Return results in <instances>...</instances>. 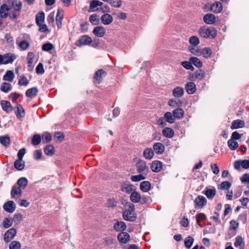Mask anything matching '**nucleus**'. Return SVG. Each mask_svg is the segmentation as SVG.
Listing matches in <instances>:
<instances>
[{"instance_id":"1","label":"nucleus","mask_w":249,"mask_h":249,"mask_svg":"<svg viewBox=\"0 0 249 249\" xmlns=\"http://www.w3.org/2000/svg\"><path fill=\"white\" fill-rule=\"evenodd\" d=\"M135 205L130 202L126 205L125 210L123 212V216L125 220L133 222L137 219V214L135 213Z\"/></svg>"},{"instance_id":"2","label":"nucleus","mask_w":249,"mask_h":249,"mask_svg":"<svg viewBox=\"0 0 249 249\" xmlns=\"http://www.w3.org/2000/svg\"><path fill=\"white\" fill-rule=\"evenodd\" d=\"M198 32L199 35L203 38H213L217 35L216 31L212 27H201Z\"/></svg>"},{"instance_id":"3","label":"nucleus","mask_w":249,"mask_h":249,"mask_svg":"<svg viewBox=\"0 0 249 249\" xmlns=\"http://www.w3.org/2000/svg\"><path fill=\"white\" fill-rule=\"evenodd\" d=\"M136 168L138 173H142L147 175L148 172V167L144 160L138 159L136 162Z\"/></svg>"},{"instance_id":"4","label":"nucleus","mask_w":249,"mask_h":249,"mask_svg":"<svg viewBox=\"0 0 249 249\" xmlns=\"http://www.w3.org/2000/svg\"><path fill=\"white\" fill-rule=\"evenodd\" d=\"M28 182L27 179L25 177H21L18 180L17 184L18 185V187L17 188V197L21 196L22 190L24 189L26 187Z\"/></svg>"},{"instance_id":"5","label":"nucleus","mask_w":249,"mask_h":249,"mask_svg":"<svg viewBox=\"0 0 249 249\" xmlns=\"http://www.w3.org/2000/svg\"><path fill=\"white\" fill-rule=\"evenodd\" d=\"M207 200L203 196L199 195L194 200V205L196 209H202L207 204Z\"/></svg>"},{"instance_id":"6","label":"nucleus","mask_w":249,"mask_h":249,"mask_svg":"<svg viewBox=\"0 0 249 249\" xmlns=\"http://www.w3.org/2000/svg\"><path fill=\"white\" fill-rule=\"evenodd\" d=\"M136 187L134 185L130 184L127 181L123 182L121 185V191L127 194H130L132 192L136 190Z\"/></svg>"},{"instance_id":"7","label":"nucleus","mask_w":249,"mask_h":249,"mask_svg":"<svg viewBox=\"0 0 249 249\" xmlns=\"http://www.w3.org/2000/svg\"><path fill=\"white\" fill-rule=\"evenodd\" d=\"M92 42L90 37L88 35L82 36L76 42L75 45L78 47H81L85 45H89Z\"/></svg>"},{"instance_id":"8","label":"nucleus","mask_w":249,"mask_h":249,"mask_svg":"<svg viewBox=\"0 0 249 249\" xmlns=\"http://www.w3.org/2000/svg\"><path fill=\"white\" fill-rule=\"evenodd\" d=\"M117 239L121 244H126L130 240V235L127 232L121 231L118 234Z\"/></svg>"},{"instance_id":"9","label":"nucleus","mask_w":249,"mask_h":249,"mask_svg":"<svg viewBox=\"0 0 249 249\" xmlns=\"http://www.w3.org/2000/svg\"><path fill=\"white\" fill-rule=\"evenodd\" d=\"M15 235L16 229L14 228L10 229L4 234V241L6 242H9L14 238Z\"/></svg>"},{"instance_id":"10","label":"nucleus","mask_w":249,"mask_h":249,"mask_svg":"<svg viewBox=\"0 0 249 249\" xmlns=\"http://www.w3.org/2000/svg\"><path fill=\"white\" fill-rule=\"evenodd\" d=\"M162 163L159 160L153 161L151 165L152 171L155 173L160 172L162 168Z\"/></svg>"},{"instance_id":"11","label":"nucleus","mask_w":249,"mask_h":249,"mask_svg":"<svg viewBox=\"0 0 249 249\" xmlns=\"http://www.w3.org/2000/svg\"><path fill=\"white\" fill-rule=\"evenodd\" d=\"M4 65L10 64L16 59L15 55L11 53H7L2 55Z\"/></svg>"},{"instance_id":"12","label":"nucleus","mask_w":249,"mask_h":249,"mask_svg":"<svg viewBox=\"0 0 249 249\" xmlns=\"http://www.w3.org/2000/svg\"><path fill=\"white\" fill-rule=\"evenodd\" d=\"M25 115V111L22 106L19 104L17 105V118L22 121Z\"/></svg>"},{"instance_id":"13","label":"nucleus","mask_w":249,"mask_h":249,"mask_svg":"<svg viewBox=\"0 0 249 249\" xmlns=\"http://www.w3.org/2000/svg\"><path fill=\"white\" fill-rule=\"evenodd\" d=\"M185 89L188 94H193L196 90V85L193 82H188L185 85Z\"/></svg>"},{"instance_id":"14","label":"nucleus","mask_w":249,"mask_h":249,"mask_svg":"<svg viewBox=\"0 0 249 249\" xmlns=\"http://www.w3.org/2000/svg\"><path fill=\"white\" fill-rule=\"evenodd\" d=\"M92 32L95 36L102 37L106 34V29L103 26H97L94 28Z\"/></svg>"},{"instance_id":"15","label":"nucleus","mask_w":249,"mask_h":249,"mask_svg":"<svg viewBox=\"0 0 249 249\" xmlns=\"http://www.w3.org/2000/svg\"><path fill=\"white\" fill-rule=\"evenodd\" d=\"M245 122L244 121L237 119L232 121L231 128L232 130L236 129L238 128H242L245 126Z\"/></svg>"},{"instance_id":"16","label":"nucleus","mask_w":249,"mask_h":249,"mask_svg":"<svg viewBox=\"0 0 249 249\" xmlns=\"http://www.w3.org/2000/svg\"><path fill=\"white\" fill-rule=\"evenodd\" d=\"M223 9L222 4L220 2L216 1L211 6V10L216 14L220 13Z\"/></svg>"},{"instance_id":"17","label":"nucleus","mask_w":249,"mask_h":249,"mask_svg":"<svg viewBox=\"0 0 249 249\" xmlns=\"http://www.w3.org/2000/svg\"><path fill=\"white\" fill-rule=\"evenodd\" d=\"M101 20L103 24L109 25L112 22L113 18L111 15L107 13L101 16Z\"/></svg>"},{"instance_id":"18","label":"nucleus","mask_w":249,"mask_h":249,"mask_svg":"<svg viewBox=\"0 0 249 249\" xmlns=\"http://www.w3.org/2000/svg\"><path fill=\"white\" fill-rule=\"evenodd\" d=\"M153 147L154 151L158 155L162 154L165 149L164 145L162 143L159 142L154 143Z\"/></svg>"},{"instance_id":"19","label":"nucleus","mask_w":249,"mask_h":249,"mask_svg":"<svg viewBox=\"0 0 249 249\" xmlns=\"http://www.w3.org/2000/svg\"><path fill=\"white\" fill-rule=\"evenodd\" d=\"M64 11L62 9H58L56 16V21L57 27L60 29L62 27V21L63 18Z\"/></svg>"},{"instance_id":"20","label":"nucleus","mask_w":249,"mask_h":249,"mask_svg":"<svg viewBox=\"0 0 249 249\" xmlns=\"http://www.w3.org/2000/svg\"><path fill=\"white\" fill-rule=\"evenodd\" d=\"M113 228L116 231H123L125 230L126 225L123 221H117L114 223Z\"/></svg>"},{"instance_id":"21","label":"nucleus","mask_w":249,"mask_h":249,"mask_svg":"<svg viewBox=\"0 0 249 249\" xmlns=\"http://www.w3.org/2000/svg\"><path fill=\"white\" fill-rule=\"evenodd\" d=\"M203 20L207 24H213L215 21V16L213 14H206L203 17Z\"/></svg>"},{"instance_id":"22","label":"nucleus","mask_w":249,"mask_h":249,"mask_svg":"<svg viewBox=\"0 0 249 249\" xmlns=\"http://www.w3.org/2000/svg\"><path fill=\"white\" fill-rule=\"evenodd\" d=\"M12 9L11 7H9V6L5 4H2L0 6V15L1 18H6L8 14L9 13V12L10 10H11Z\"/></svg>"},{"instance_id":"23","label":"nucleus","mask_w":249,"mask_h":249,"mask_svg":"<svg viewBox=\"0 0 249 249\" xmlns=\"http://www.w3.org/2000/svg\"><path fill=\"white\" fill-rule=\"evenodd\" d=\"M184 93V90L183 88L178 86L174 89L173 90V95L175 97L180 98L181 97Z\"/></svg>"},{"instance_id":"24","label":"nucleus","mask_w":249,"mask_h":249,"mask_svg":"<svg viewBox=\"0 0 249 249\" xmlns=\"http://www.w3.org/2000/svg\"><path fill=\"white\" fill-rule=\"evenodd\" d=\"M143 155L145 159L151 160L154 156V150L151 148H146L143 151Z\"/></svg>"},{"instance_id":"25","label":"nucleus","mask_w":249,"mask_h":249,"mask_svg":"<svg viewBox=\"0 0 249 249\" xmlns=\"http://www.w3.org/2000/svg\"><path fill=\"white\" fill-rule=\"evenodd\" d=\"M173 114L175 119H181L184 117V111L181 108L178 107L173 110Z\"/></svg>"},{"instance_id":"26","label":"nucleus","mask_w":249,"mask_h":249,"mask_svg":"<svg viewBox=\"0 0 249 249\" xmlns=\"http://www.w3.org/2000/svg\"><path fill=\"white\" fill-rule=\"evenodd\" d=\"M162 135L167 138H172L174 136V130L168 127H166L162 130Z\"/></svg>"},{"instance_id":"27","label":"nucleus","mask_w":249,"mask_h":249,"mask_svg":"<svg viewBox=\"0 0 249 249\" xmlns=\"http://www.w3.org/2000/svg\"><path fill=\"white\" fill-rule=\"evenodd\" d=\"M234 245L236 248H239V249H244L245 242L241 236H237L235 238Z\"/></svg>"},{"instance_id":"28","label":"nucleus","mask_w":249,"mask_h":249,"mask_svg":"<svg viewBox=\"0 0 249 249\" xmlns=\"http://www.w3.org/2000/svg\"><path fill=\"white\" fill-rule=\"evenodd\" d=\"M4 210L8 213H12L15 210L14 202L8 201L5 203L3 206Z\"/></svg>"},{"instance_id":"29","label":"nucleus","mask_w":249,"mask_h":249,"mask_svg":"<svg viewBox=\"0 0 249 249\" xmlns=\"http://www.w3.org/2000/svg\"><path fill=\"white\" fill-rule=\"evenodd\" d=\"M107 75V72L104 71L103 70H99L95 73L94 75V79L98 83H100L101 82L102 80V76H106Z\"/></svg>"},{"instance_id":"30","label":"nucleus","mask_w":249,"mask_h":249,"mask_svg":"<svg viewBox=\"0 0 249 249\" xmlns=\"http://www.w3.org/2000/svg\"><path fill=\"white\" fill-rule=\"evenodd\" d=\"M140 188L143 192L146 193L151 189V185L149 181H143L140 183Z\"/></svg>"},{"instance_id":"31","label":"nucleus","mask_w":249,"mask_h":249,"mask_svg":"<svg viewBox=\"0 0 249 249\" xmlns=\"http://www.w3.org/2000/svg\"><path fill=\"white\" fill-rule=\"evenodd\" d=\"M140 196V194L135 190L130 194V199L133 203H138L141 200Z\"/></svg>"},{"instance_id":"32","label":"nucleus","mask_w":249,"mask_h":249,"mask_svg":"<svg viewBox=\"0 0 249 249\" xmlns=\"http://www.w3.org/2000/svg\"><path fill=\"white\" fill-rule=\"evenodd\" d=\"M45 19V14L43 11L38 12L36 16V22L37 25L43 23Z\"/></svg>"},{"instance_id":"33","label":"nucleus","mask_w":249,"mask_h":249,"mask_svg":"<svg viewBox=\"0 0 249 249\" xmlns=\"http://www.w3.org/2000/svg\"><path fill=\"white\" fill-rule=\"evenodd\" d=\"M2 109L6 112H10L12 110V107L10 102L2 100L0 102Z\"/></svg>"},{"instance_id":"34","label":"nucleus","mask_w":249,"mask_h":249,"mask_svg":"<svg viewBox=\"0 0 249 249\" xmlns=\"http://www.w3.org/2000/svg\"><path fill=\"white\" fill-rule=\"evenodd\" d=\"M38 92V89L36 87H33L27 90L26 96L29 98H33L37 95Z\"/></svg>"},{"instance_id":"35","label":"nucleus","mask_w":249,"mask_h":249,"mask_svg":"<svg viewBox=\"0 0 249 249\" xmlns=\"http://www.w3.org/2000/svg\"><path fill=\"white\" fill-rule=\"evenodd\" d=\"M44 152L47 156H52L54 154L55 149L53 145L49 144L45 147Z\"/></svg>"},{"instance_id":"36","label":"nucleus","mask_w":249,"mask_h":249,"mask_svg":"<svg viewBox=\"0 0 249 249\" xmlns=\"http://www.w3.org/2000/svg\"><path fill=\"white\" fill-rule=\"evenodd\" d=\"M14 73L12 71H7L3 76V80L4 81L12 82L14 78Z\"/></svg>"},{"instance_id":"37","label":"nucleus","mask_w":249,"mask_h":249,"mask_svg":"<svg viewBox=\"0 0 249 249\" xmlns=\"http://www.w3.org/2000/svg\"><path fill=\"white\" fill-rule=\"evenodd\" d=\"M189 60L198 68H200L202 67V62L198 58L196 57H191Z\"/></svg>"},{"instance_id":"38","label":"nucleus","mask_w":249,"mask_h":249,"mask_svg":"<svg viewBox=\"0 0 249 249\" xmlns=\"http://www.w3.org/2000/svg\"><path fill=\"white\" fill-rule=\"evenodd\" d=\"M205 72L202 69H199L195 71V77L196 79L202 80L205 76Z\"/></svg>"},{"instance_id":"39","label":"nucleus","mask_w":249,"mask_h":249,"mask_svg":"<svg viewBox=\"0 0 249 249\" xmlns=\"http://www.w3.org/2000/svg\"><path fill=\"white\" fill-rule=\"evenodd\" d=\"M164 118L165 120V121L170 123L173 124L175 122V118L173 116V114H172L170 112H166L164 114Z\"/></svg>"},{"instance_id":"40","label":"nucleus","mask_w":249,"mask_h":249,"mask_svg":"<svg viewBox=\"0 0 249 249\" xmlns=\"http://www.w3.org/2000/svg\"><path fill=\"white\" fill-rule=\"evenodd\" d=\"M194 242V238L191 236H189L185 239L184 245L187 249H190L193 245Z\"/></svg>"},{"instance_id":"41","label":"nucleus","mask_w":249,"mask_h":249,"mask_svg":"<svg viewBox=\"0 0 249 249\" xmlns=\"http://www.w3.org/2000/svg\"><path fill=\"white\" fill-rule=\"evenodd\" d=\"M145 174L140 173L139 175H133L131 177V180L133 182H138L146 178Z\"/></svg>"},{"instance_id":"42","label":"nucleus","mask_w":249,"mask_h":249,"mask_svg":"<svg viewBox=\"0 0 249 249\" xmlns=\"http://www.w3.org/2000/svg\"><path fill=\"white\" fill-rule=\"evenodd\" d=\"M181 105L182 102L176 99H171L168 101V105L173 107H180Z\"/></svg>"},{"instance_id":"43","label":"nucleus","mask_w":249,"mask_h":249,"mask_svg":"<svg viewBox=\"0 0 249 249\" xmlns=\"http://www.w3.org/2000/svg\"><path fill=\"white\" fill-rule=\"evenodd\" d=\"M43 154L41 150H36L33 153V159L36 161L41 160Z\"/></svg>"},{"instance_id":"44","label":"nucleus","mask_w":249,"mask_h":249,"mask_svg":"<svg viewBox=\"0 0 249 249\" xmlns=\"http://www.w3.org/2000/svg\"><path fill=\"white\" fill-rule=\"evenodd\" d=\"M188 50L189 52L196 55H200L201 54V49L197 46H189Z\"/></svg>"},{"instance_id":"45","label":"nucleus","mask_w":249,"mask_h":249,"mask_svg":"<svg viewBox=\"0 0 249 249\" xmlns=\"http://www.w3.org/2000/svg\"><path fill=\"white\" fill-rule=\"evenodd\" d=\"M204 194L208 198L212 199L215 196L216 190L215 189H206Z\"/></svg>"},{"instance_id":"46","label":"nucleus","mask_w":249,"mask_h":249,"mask_svg":"<svg viewBox=\"0 0 249 249\" xmlns=\"http://www.w3.org/2000/svg\"><path fill=\"white\" fill-rule=\"evenodd\" d=\"M191 46H197L200 43L198 37L196 36H191L189 39Z\"/></svg>"},{"instance_id":"47","label":"nucleus","mask_w":249,"mask_h":249,"mask_svg":"<svg viewBox=\"0 0 249 249\" xmlns=\"http://www.w3.org/2000/svg\"><path fill=\"white\" fill-rule=\"evenodd\" d=\"M41 137L39 134H35L32 138V143L34 145H38L41 142Z\"/></svg>"},{"instance_id":"48","label":"nucleus","mask_w":249,"mask_h":249,"mask_svg":"<svg viewBox=\"0 0 249 249\" xmlns=\"http://www.w3.org/2000/svg\"><path fill=\"white\" fill-rule=\"evenodd\" d=\"M12 89L11 85L8 83L4 82L1 84L0 90L3 92L7 93Z\"/></svg>"},{"instance_id":"49","label":"nucleus","mask_w":249,"mask_h":249,"mask_svg":"<svg viewBox=\"0 0 249 249\" xmlns=\"http://www.w3.org/2000/svg\"><path fill=\"white\" fill-rule=\"evenodd\" d=\"M18 46L21 50L25 51L29 48L30 43L28 41L23 40L19 43Z\"/></svg>"},{"instance_id":"50","label":"nucleus","mask_w":249,"mask_h":249,"mask_svg":"<svg viewBox=\"0 0 249 249\" xmlns=\"http://www.w3.org/2000/svg\"><path fill=\"white\" fill-rule=\"evenodd\" d=\"M52 135L50 133L46 132L42 134L41 139L44 143L50 142L52 140Z\"/></svg>"},{"instance_id":"51","label":"nucleus","mask_w":249,"mask_h":249,"mask_svg":"<svg viewBox=\"0 0 249 249\" xmlns=\"http://www.w3.org/2000/svg\"><path fill=\"white\" fill-rule=\"evenodd\" d=\"M34 58V53L32 52H29L27 57L28 67H32Z\"/></svg>"},{"instance_id":"52","label":"nucleus","mask_w":249,"mask_h":249,"mask_svg":"<svg viewBox=\"0 0 249 249\" xmlns=\"http://www.w3.org/2000/svg\"><path fill=\"white\" fill-rule=\"evenodd\" d=\"M212 51L210 48H205L201 50V54L205 58H209L212 55Z\"/></svg>"},{"instance_id":"53","label":"nucleus","mask_w":249,"mask_h":249,"mask_svg":"<svg viewBox=\"0 0 249 249\" xmlns=\"http://www.w3.org/2000/svg\"><path fill=\"white\" fill-rule=\"evenodd\" d=\"M228 145L229 147L232 150H235L238 147V142L231 139L228 141Z\"/></svg>"},{"instance_id":"54","label":"nucleus","mask_w":249,"mask_h":249,"mask_svg":"<svg viewBox=\"0 0 249 249\" xmlns=\"http://www.w3.org/2000/svg\"><path fill=\"white\" fill-rule=\"evenodd\" d=\"M0 142L5 147H7L9 144L10 138L6 136H0Z\"/></svg>"},{"instance_id":"55","label":"nucleus","mask_w":249,"mask_h":249,"mask_svg":"<svg viewBox=\"0 0 249 249\" xmlns=\"http://www.w3.org/2000/svg\"><path fill=\"white\" fill-rule=\"evenodd\" d=\"M181 65L186 69L191 71H194V67L192 66V63L189 60L184 61L181 62Z\"/></svg>"},{"instance_id":"56","label":"nucleus","mask_w":249,"mask_h":249,"mask_svg":"<svg viewBox=\"0 0 249 249\" xmlns=\"http://www.w3.org/2000/svg\"><path fill=\"white\" fill-rule=\"evenodd\" d=\"M18 84L19 86H27L29 84V81L25 76L20 77Z\"/></svg>"},{"instance_id":"57","label":"nucleus","mask_w":249,"mask_h":249,"mask_svg":"<svg viewBox=\"0 0 249 249\" xmlns=\"http://www.w3.org/2000/svg\"><path fill=\"white\" fill-rule=\"evenodd\" d=\"M25 161L22 159L17 160V170H22L24 168Z\"/></svg>"},{"instance_id":"58","label":"nucleus","mask_w":249,"mask_h":249,"mask_svg":"<svg viewBox=\"0 0 249 249\" xmlns=\"http://www.w3.org/2000/svg\"><path fill=\"white\" fill-rule=\"evenodd\" d=\"M206 218V215L203 213H199L196 215V224L199 226L200 221L205 220Z\"/></svg>"},{"instance_id":"59","label":"nucleus","mask_w":249,"mask_h":249,"mask_svg":"<svg viewBox=\"0 0 249 249\" xmlns=\"http://www.w3.org/2000/svg\"><path fill=\"white\" fill-rule=\"evenodd\" d=\"M220 186V188L221 189L228 190L231 187V183L229 181H225L222 182L221 183Z\"/></svg>"},{"instance_id":"60","label":"nucleus","mask_w":249,"mask_h":249,"mask_svg":"<svg viewBox=\"0 0 249 249\" xmlns=\"http://www.w3.org/2000/svg\"><path fill=\"white\" fill-rule=\"evenodd\" d=\"M89 21L93 25L97 24L99 21L98 16L95 14L91 15L89 17Z\"/></svg>"},{"instance_id":"61","label":"nucleus","mask_w":249,"mask_h":249,"mask_svg":"<svg viewBox=\"0 0 249 249\" xmlns=\"http://www.w3.org/2000/svg\"><path fill=\"white\" fill-rule=\"evenodd\" d=\"M109 3L112 6L115 8H119L122 5V1L119 0L116 1L115 0H110Z\"/></svg>"},{"instance_id":"62","label":"nucleus","mask_w":249,"mask_h":249,"mask_svg":"<svg viewBox=\"0 0 249 249\" xmlns=\"http://www.w3.org/2000/svg\"><path fill=\"white\" fill-rule=\"evenodd\" d=\"M53 45L51 43H47L44 44L42 47V49L44 51H50L53 49Z\"/></svg>"},{"instance_id":"63","label":"nucleus","mask_w":249,"mask_h":249,"mask_svg":"<svg viewBox=\"0 0 249 249\" xmlns=\"http://www.w3.org/2000/svg\"><path fill=\"white\" fill-rule=\"evenodd\" d=\"M36 71V73L37 74H43L44 73V69L43 67V65L39 63L38 65L37 66Z\"/></svg>"},{"instance_id":"64","label":"nucleus","mask_w":249,"mask_h":249,"mask_svg":"<svg viewBox=\"0 0 249 249\" xmlns=\"http://www.w3.org/2000/svg\"><path fill=\"white\" fill-rule=\"evenodd\" d=\"M117 201L114 198L108 199L107 201V206L108 207H114L116 206Z\"/></svg>"}]
</instances>
